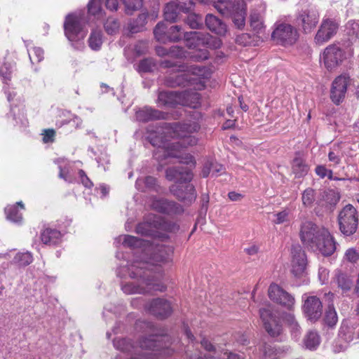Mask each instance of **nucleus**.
I'll return each mask as SVG.
<instances>
[{
    "label": "nucleus",
    "mask_w": 359,
    "mask_h": 359,
    "mask_svg": "<svg viewBox=\"0 0 359 359\" xmlns=\"http://www.w3.org/2000/svg\"><path fill=\"white\" fill-rule=\"evenodd\" d=\"M200 126L196 122L190 123H175L166 132L150 137V142L157 147L154 156L162 161L168 158H178L180 163L194 167L195 161L189 154H181V149L196 145L198 138L193 134L198 132Z\"/></svg>",
    "instance_id": "obj_1"
},
{
    "label": "nucleus",
    "mask_w": 359,
    "mask_h": 359,
    "mask_svg": "<svg viewBox=\"0 0 359 359\" xmlns=\"http://www.w3.org/2000/svg\"><path fill=\"white\" fill-rule=\"evenodd\" d=\"M144 264L135 259L130 265L121 266V271H127L132 279H137L122 283L121 289L124 293L127 294H153L157 291L165 290V285L144 269L142 265Z\"/></svg>",
    "instance_id": "obj_2"
},
{
    "label": "nucleus",
    "mask_w": 359,
    "mask_h": 359,
    "mask_svg": "<svg viewBox=\"0 0 359 359\" xmlns=\"http://www.w3.org/2000/svg\"><path fill=\"white\" fill-rule=\"evenodd\" d=\"M165 177L169 181L175 182L170 190L176 197L187 203L195 201L196 194L194 187L188 183L193 177L189 168L182 166L169 168L165 170Z\"/></svg>",
    "instance_id": "obj_3"
},
{
    "label": "nucleus",
    "mask_w": 359,
    "mask_h": 359,
    "mask_svg": "<svg viewBox=\"0 0 359 359\" xmlns=\"http://www.w3.org/2000/svg\"><path fill=\"white\" fill-rule=\"evenodd\" d=\"M186 46L191 50L187 53L188 56L194 61H203L209 57V53L205 48H196V46L203 45L208 48H219L222 42L221 40L210 36L209 34H204L198 32H190L184 33Z\"/></svg>",
    "instance_id": "obj_4"
},
{
    "label": "nucleus",
    "mask_w": 359,
    "mask_h": 359,
    "mask_svg": "<svg viewBox=\"0 0 359 359\" xmlns=\"http://www.w3.org/2000/svg\"><path fill=\"white\" fill-rule=\"evenodd\" d=\"M179 73L176 75H170L167 77L165 83L170 87L180 86L194 85L198 90L204 87L202 79L209 76L208 69L203 66H190L180 65Z\"/></svg>",
    "instance_id": "obj_5"
},
{
    "label": "nucleus",
    "mask_w": 359,
    "mask_h": 359,
    "mask_svg": "<svg viewBox=\"0 0 359 359\" xmlns=\"http://www.w3.org/2000/svg\"><path fill=\"white\" fill-rule=\"evenodd\" d=\"M149 252H151V256L149 258V262L143 261L142 259H138V261L142 262V263H144V265H142L144 269L148 271L150 274L153 269H150V267L156 266V270L157 271L156 275H151L152 276L156 277L158 280H160L159 278L161 277V271L158 265L161 264L169 262L172 259V256L173 254V248L171 246H165L163 245H155V246L151 245L149 243L147 252L145 254H147Z\"/></svg>",
    "instance_id": "obj_6"
},
{
    "label": "nucleus",
    "mask_w": 359,
    "mask_h": 359,
    "mask_svg": "<svg viewBox=\"0 0 359 359\" xmlns=\"http://www.w3.org/2000/svg\"><path fill=\"white\" fill-rule=\"evenodd\" d=\"M177 229L178 226L176 224H168L160 217L154 215L138 224L136 231L144 236L157 237L160 236V231H172Z\"/></svg>",
    "instance_id": "obj_7"
},
{
    "label": "nucleus",
    "mask_w": 359,
    "mask_h": 359,
    "mask_svg": "<svg viewBox=\"0 0 359 359\" xmlns=\"http://www.w3.org/2000/svg\"><path fill=\"white\" fill-rule=\"evenodd\" d=\"M341 231L346 235L353 234L358 228V218L356 209L351 204L346 205L339 215Z\"/></svg>",
    "instance_id": "obj_8"
},
{
    "label": "nucleus",
    "mask_w": 359,
    "mask_h": 359,
    "mask_svg": "<svg viewBox=\"0 0 359 359\" xmlns=\"http://www.w3.org/2000/svg\"><path fill=\"white\" fill-rule=\"evenodd\" d=\"M319 14L314 8H305L299 11L295 17V23L304 34L311 33L319 22Z\"/></svg>",
    "instance_id": "obj_9"
},
{
    "label": "nucleus",
    "mask_w": 359,
    "mask_h": 359,
    "mask_svg": "<svg viewBox=\"0 0 359 359\" xmlns=\"http://www.w3.org/2000/svg\"><path fill=\"white\" fill-rule=\"evenodd\" d=\"M271 37L274 41L283 46L294 44L299 38L297 29L288 23L281 22L276 24Z\"/></svg>",
    "instance_id": "obj_10"
},
{
    "label": "nucleus",
    "mask_w": 359,
    "mask_h": 359,
    "mask_svg": "<svg viewBox=\"0 0 359 359\" xmlns=\"http://www.w3.org/2000/svg\"><path fill=\"white\" fill-rule=\"evenodd\" d=\"M64 27L66 36L72 41L83 39L86 35L83 29V19L80 15H68Z\"/></svg>",
    "instance_id": "obj_11"
},
{
    "label": "nucleus",
    "mask_w": 359,
    "mask_h": 359,
    "mask_svg": "<svg viewBox=\"0 0 359 359\" xmlns=\"http://www.w3.org/2000/svg\"><path fill=\"white\" fill-rule=\"evenodd\" d=\"M345 59L344 50L337 44H331L326 47L321 55V60L329 71L335 69Z\"/></svg>",
    "instance_id": "obj_12"
},
{
    "label": "nucleus",
    "mask_w": 359,
    "mask_h": 359,
    "mask_svg": "<svg viewBox=\"0 0 359 359\" xmlns=\"http://www.w3.org/2000/svg\"><path fill=\"white\" fill-rule=\"evenodd\" d=\"M259 316L265 330L271 337H276L282 333L283 327L280 319L271 308L260 309Z\"/></svg>",
    "instance_id": "obj_13"
},
{
    "label": "nucleus",
    "mask_w": 359,
    "mask_h": 359,
    "mask_svg": "<svg viewBox=\"0 0 359 359\" xmlns=\"http://www.w3.org/2000/svg\"><path fill=\"white\" fill-rule=\"evenodd\" d=\"M321 230H326V229L318 226L310 221L302 222L299 236L303 244L313 249V244L321 236Z\"/></svg>",
    "instance_id": "obj_14"
},
{
    "label": "nucleus",
    "mask_w": 359,
    "mask_h": 359,
    "mask_svg": "<svg viewBox=\"0 0 359 359\" xmlns=\"http://www.w3.org/2000/svg\"><path fill=\"white\" fill-rule=\"evenodd\" d=\"M302 311L305 316L311 321L318 320L322 316L323 304L316 296H309L304 294L302 296Z\"/></svg>",
    "instance_id": "obj_15"
},
{
    "label": "nucleus",
    "mask_w": 359,
    "mask_h": 359,
    "mask_svg": "<svg viewBox=\"0 0 359 359\" xmlns=\"http://www.w3.org/2000/svg\"><path fill=\"white\" fill-rule=\"evenodd\" d=\"M292 273L296 277L302 276L306 269L307 258L305 252L299 245H292Z\"/></svg>",
    "instance_id": "obj_16"
},
{
    "label": "nucleus",
    "mask_w": 359,
    "mask_h": 359,
    "mask_svg": "<svg viewBox=\"0 0 359 359\" xmlns=\"http://www.w3.org/2000/svg\"><path fill=\"white\" fill-rule=\"evenodd\" d=\"M268 292L269 297L272 301L283 305L290 310L294 305V298L277 284H271L269 286Z\"/></svg>",
    "instance_id": "obj_17"
},
{
    "label": "nucleus",
    "mask_w": 359,
    "mask_h": 359,
    "mask_svg": "<svg viewBox=\"0 0 359 359\" xmlns=\"http://www.w3.org/2000/svg\"><path fill=\"white\" fill-rule=\"evenodd\" d=\"M232 18L234 25L242 29L245 25V17L247 14V4L244 0H233L228 15Z\"/></svg>",
    "instance_id": "obj_18"
},
{
    "label": "nucleus",
    "mask_w": 359,
    "mask_h": 359,
    "mask_svg": "<svg viewBox=\"0 0 359 359\" xmlns=\"http://www.w3.org/2000/svg\"><path fill=\"white\" fill-rule=\"evenodd\" d=\"M349 83L350 77L346 74H341L334 80L330 97L335 104H339L344 100Z\"/></svg>",
    "instance_id": "obj_19"
},
{
    "label": "nucleus",
    "mask_w": 359,
    "mask_h": 359,
    "mask_svg": "<svg viewBox=\"0 0 359 359\" xmlns=\"http://www.w3.org/2000/svg\"><path fill=\"white\" fill-rule=\"evenodd\" d=\"M313 244V249L318 250L324 256H330L336 250V244L333 237L326 230H321V236Z\"/></svg>",
    "instance_id": "obj_20"
},
{
    "label": "nucleus",
    "mask_w": 359,
    "mask_h": 359,
    "mask_svg": "<svg viewBox=\"0 0 359 359\" xmlns=\"http://www.w3.org/2000/svg\"><path fill=\"white\" fill-rule=\"evenodd\" d=\"M338 25L332 20H323L321 25L316 34L315 41L322 44L330 40L336 33Z\"/></svg>",
    "instance_id": "obj_21"
},
{
    "label": "nucleus",
    "mask_w": 359,
    "mask_h": 359,
    "mask_svg": "<svg viewBox=\"0 0 359 359\" xmlns=\"http://www.w3.org/2000/svg\"><path fill=\"white\" fill-rule=\"evenodd\" d=\"M147 308L152 315L160 318H167L172 311L170 303L161 298L153 299Z\"/></svg>",
    "instance_id": "obj_22"
},
{
    "label": "nucleus",
    "mask_w": 359,
    "mask_h": 359,
    "mask_svg": "<svg viewBox=\"0 0 359 359\" xmlns=\"http://www.w3.org/2000/svg\"><path fill=\"white\" fill-rule=\"evenodd\" d=\"M151 207L159 212L165 214H180L183 212V208L180 205L165 198L154 199Z\"/></svg>",
    "instance_id": "obj_23"
},
{
    "label": "nucleus",
    "mask_w": 359,
    "mask_h": 359,
    "mask_svg": "<svg viewBox=\"0 0 359 359\" xmlns=\"http://www.w3.org/2000/svg\"><path fill=\"white\" fill-rule=\"evenodd\" d=\"M102 3H104L106 8L111 11L118 9V0H90L88 4V13L97 18H102Z\"/></svg>",
    "instance_id": "obj_24"
},
{
    "label": "nucleus",
    "mask_w": 359,
    "mask_h": 359,
    "mask_svg": "<svg viewBox=\"0 0 359 359\" xmlns=\"http://www.w3.org/2000/svg\"><path fill=\"white\" fill-rule=\"evenodd\" d=\"M117 242L121 243L124 247L131 248H142L144 254L146 253L149 242L148 241L139 239L130 235L120 236L116 238Z\"/></svg>",
    "instance_id": "obj_25"
},
{
    "label": "nucleus",
    "mask_w": 359,
    "mask_h": 359,
    "mask_svg": "<svg viewBox=\"0 0 359 359\" xmlns=\"http://www.w3.org/2000/svg\"><path fill=\"white\" fill-rule=\"evenodd\" d=\"M181 92L165 91L158 94L157 103L159 106L175 107L180 104Z\"/></svg>",
    "instance_id": "obj_26"
},
{
    "label": "nucleus",
    "mask_w": 359,
    "mask_h": 359,
    "mask_svg": "<svg viewBox=\"0 0 359 359\" xmlns=\"http://www.w3.org/2000/svg\"><path fill=\"white\" fill-rule=\"evenodd\" d=\"M135 116L137 121L147 122L156 119H164L165 114L150 107H144L136 111Z\"/></svg>",
    "instance_id": "obj_27"
},
{
    "label": "nucleus",
    "mask_w": 359,
    "mask_h": 359,
    "mask_svg": "<svg viewBox=\"0 0 359 359\" xmlns=\"http://www.w3.org/2000/svg\"><path fill=\"white\" fill-rule=\"evenodd\" d=\"M205 25L210 31L217 34L224 35L226 32V25L220 19L212 14L206 15Z\"/></svg>",
    "instance_id": "obj_28"
},
{
    "label": "nucleus",
    "mask_w": 359,
    "mask_h": 359,
    "mask_svg": "<svg viewBox=\"0 0 359 359\" xmlns=\"http://www.w3.org/2000/svg\"><path fill=\"white\" fill-rule=\"evenodd\" d=\"M62 238L60 231L55 229L46 228L41 233V240L45 245H57Z\"/></svg>",
    "instance_id": "obj_29"
},
{
    "label": "nucleus",
    "mask_w": 359,
    "mask_h": 359,
    "mask_svg": "<svg viewBox=\"0 0 359 359\" xmlns=\"http://www.w3.org/2000/svg\"><path fill=\"white\" fill-rule=\"evenodd\" d=\"M180 105L196 109L200 105V95L196 91L181 92Z\"/></svg>",
    "instance_id": "obj_30"
},
{
    "label": "nucleus",
    "mask_w": 359,
    "mask_h": 359,
    "mask_svg": "<svg viewBox=\"0 0 359 359\" xmlns=\"http://www.w3.org/2000/svg\"><path fill=\"white\" fill-rule=\"evenodd\" d=\"M250 25L257 34H263L265 31L264 16L257 11H252L250 15Z\"/></svg>",
    "instance_id": "obj_31"
},
{
    "label": "nucleus",
    "mask_w": 359,
    "mask_h": 359,
    "mask_svg": "<svg viewBox=\"0 0 359 359\" xmlns=\"http://www.w3.org/2000/svg\"><path fill=\"white\" fill-rule=\"evenodd\" d=\"M156 53L158 56H170L172 57H187L186 52L179 46H172L169 50L163 46H157L156 48Z\"/></svg>",
    "instance_id": "obj_32"
},
{
    "label": "nucleus",
    "mask_w": 359,
    "mask_h": 359,
    "mask_svg": "<svg viewBox=\"0 0 359 359\" xmlns=\"http://www.w3.org/2000/svg\"><path fill=\"white\" fill-rule=\"evenodd\" d=\"M284 319L290 330L292 337L295 340H298L301 334V328L294 315L292 313L286 314Z\"/></svg>",
    "instance_id": "obj_33"
},
{
    "label": "nucleus",
    "mask_w": 359,
    "mask_h": 359,
    "mask_svg": "<svg viewBox=\"0 0 359 359\" xmlns=\"http://www.w3.org/2000/svg\"><path fill=\"white\" fill-rule=\"evenodd\" d=\"M292 168L296 177H302L304 176L309 170V167L305 163L304 160L299 156L294 158Z\"/></svg>",
    "instance_id": "obj_34"
},
{
    "label": "nucleus",
    "mask_w": 359,
    "mask_h": 359,
    "mask_svg": "<svg viewBox=\"0 0 359 359\" xmlns=\"http://www.w3.org/2000/svg\"><path fill=\"white\" fill-rule=\"evenodd\" d=\"M346 30L349 36V41L352 44H359V22L348 21L346 25Z\"/></svg>",
    "instance_id": "obj_35"
},
{
    "label": "nucleus",
    "mask_w": 359,
    "mask_h": 359,
    "mask_svg": "<svg viewBox=\"0 0 359 359\" xmlns=\"http://www.w3.org/2000/svg\"><path fill=\"white\" fill-rule=\"evenodd\" d=\"M180 11H181L176 2H169L164 8L165 20L171 22H175L177 18Z\"/></svg>",
    "instance_id": "obj_36"
},
{
    "label": "nucleus",
    "mask_w": 359,
    "mask_h": 359,
    "mask_svg": "<svg viewBox=\"0 0 359 359\" xmlns=\"http://www.w3.org/2000/svg\"><path fill=\"white\" fill-rule=\"evenodd\" d=\"M20 205L21 209H24L23 203L20 201L16 205H8L5 208L6 218L14 222H19L22 220V215L18 212V206Z\"/></svg>",
    "instance_id": "obj_37"
},
{
    "label": "nucleus",
    "mask_w": 359,
    "mask_h": 359,
    "mask_svg": "<svg viewBox=\"0 0 359 359\" xmlns=\"http://www.w3.org/2000/svg\"><path fill=\"white\" fill-rule=\"evenodd\" d=\"M320 336L316 332H309L304 339L305 347L309 350H315L320 344Z\"/></svg>",
    "instance_id": "obj_38"
},
{
    "label": "nucleus",
    "mask_w": 359,
    "mask_h": 359,
    "mask_svg": "<svg viewBox=\"0 0 359 359\" xmlns=\"http://www.w3.org/2000/svg\"><path fill=\"white\" fill-rule=\"evenodd\" d=\"M338 287L341 290L343 293H346L351 289L353 286L352 280L346 275L340 273L336 278Z\"/></svg>",
    "instance_id": "obj_39"
},
{
    "label": "nucleus",
    "mask_w": 359,
    "mask_h": 359,
    "mask_svg": "<svg viewBox=\"0 0 359 359\" xmlns=\"http://www.w3.org/2000/svg\"><path fill=\"white\" fill-rule=\"evenodd\" d=\"M156 184V179L151 176L144 178H138L136 181V187L139 190L144 191L145 189L154 188Z\"/></svg>",
    "instance_id": "obj_40"
},
{
    "label": "nucleus",
    "mask_w": 359,
    "mask_h": 359,
    "mask_svg": "<svg viewBox=\"0 0 359 359\" xmlns=\"http://www.w3.org/2000/svg\"><path fill=\"white\" fill-rule=\"evenodd\" d=\"M89 46L94 50H99L102 44V32L100 30H93L88 39Z\"/></svg>",
    "instance_id": "obj_41"
},
{
    "label": "nucleus",
    "mask_w": 359,
    "mask_h": 359,
    "mask_svg": "<svg viewBox=\"0 0 359 359\" xmlns=\"http://www.w3.org/2000/svg\"><path fill=\"white\" fill-rule=\"evenodd\" d=\"M338 321V317L334 307L332 304H330L325 311V322L330 326L332 327L337 324Z\"/></svg>",
    "instance_id": "obj_42"
},
{
    "label": "nucleus",
    "mask_w": 359,
    "mask_h": 359,
    "mask_svg": "<svg viewBox=\"0 0 359 359\" xmlns=\"http://www.w3.org/2000/svg\"><path fill=\"white\" fill-rule=\"evenodd\" d=\"M147 15L146 13L139 15L135 21L130 25V31L133 33H137L142 31L147 22Z\"/></svg>",
    "instance_id": "obj_43"
},
{
    "label": "nucleus",
    "mask_w": 359,
    "mask_h": 359,
    "mask_svg": "<svg viewBox=\"0 0 359 359\" xmlns=\"http://www.w3.org/2000/svg\"><path fill=\"white\" fill-rule=\"evenodd\" d=\"M32 261L33 257L29 252L18 253L13 260L15 264L22 266L29 265Z\"/></svg>",
    "instance_id": "obj_44"
},
{
    "label": "nucleus",
    "mask_w": 359,
    "mask_h": 359,
    "mask_svg": "<svg viewBox=\"0 0 359 359\" xmlns=\"http://www.w3.org/2000/svg\"><path fill=\"white\" fill-rule=\"evenodd\" d=\"M302 200L304 206L312 207L316 201L315 191L311 188L305 189L302 193Z\"/></svg>",
    "instance_id": "obj_45"
},
{
    "label": "nucleus",
    "mask_w": 359,
    "mask_h": 359,
    "mask_svg": "<svg viewBox=\"0 0 359 359\" xmlns=\"http://www.w3.org/2000/svg\"><path fill=\"white\" fill-rule=\"evenodd\" d=\"M166 27L163 22H158L154 30L155 38L160 42L165 43L167 41L166 36L168 32H165Z\"/></svg>",
    "instance_id": "obj_46"
},
{
    "label": "nucleus",
    "mask_w": 359,
    "mask_h": 359,
    "mask_svg": "<svg viewBox=\"0 0 359 359\" xmlns=\"http://www.w3.org/2000/svg\"><path fill=\"white\" fill-rule=\"evenodd\" d=\"M29 59L32 63H38L43 60V50L39 47L28 49Z\"/></svg>",
    "instance_id": "obj_47"
},
{
    "label": "nucleus",
    "mask_w": 359,
    "mask_h": 359,
    "mask_svg": "<svg viewBox=\"0 0 359 359\" xmlns=\"http://www.w3.org/2000/svg\"><path fill=\"white\" fill-rule=\"evenodd\" d=\"M263 351L266 357L269 358H279L285 351V350L267 345L264 346Z\"/></svg>",
    "instance_id": "obj_48"
},
{
    "label": "nucleus",
    "mask_w": 359,
    "mask_h": 359,
    "mask_svg": "<svg viewBox=\"0 0 359 359\" xmlns=\"http://www.w3.org/2000/svg\"><path fill=\"white\" fill-rule=\"evenodd\" d=\"M186 22L191 29H200L203 26L202 17L195 13L189 14Z\"/></svg>",
    "instance_id": "obj_49"
},
{
    "label": "nucleus",
    "mask_w": 359,
    "mask_h": 359,
    "mask_svg": "<svg viewBox=\"0 0 359 359\" xmlns=\"http://www.w3.org/2000/svg\"><path fill=\"white\" fill-rule=\"evenodd\" d=\"M126 8V12L128 14H132L135 11L142 8V0H121Z\"/></svg>",
    "instance_id": "obj_50"
},
{
    "label": "nucleus",
    "mask_w": 359,
    "mask_h": 359,
    "mask_svg": "<svg viewBox=\"0 0 359 359\" xmlns=\"http://www.w3.org/2000/svg\"><path fill=\"white\" fill-rule=\"evenodd\" d=\"M182 28L178 25L172 26L168 31L167 41H177L182 38Z\"/></svg>",
    "instance_id": "obj_51"
},
{
    "label": "nucleus",
    "mask_w": 359,
    "mask_h": 359,
    "mask_svg": "<svg viewBox=\"0 0 359 359\" xmlns=\"http://www.w3.org/2000/svg\"><path fill=\"white\" fill-rule=\"evenodd\" d=\"M323 197L325 203L330 205H336L340 199L339 195L334 190H329L324 192Z\"/></svg>",
    "instance_id": "obj_52"
},
{
    "label": "nucleus",
    "mask_w": 359,
    "mask_h": 359,
    "mask_svg": "<svg viewBox=\"0 0 359 359\" xmlns=\"http://www.w3.org/2000/svg\"><path fill=\"white\" fill-rule=\"evenodd\" d=\"M339 338L345 342H350L353 339V328L348 326H342L339 333Z\"/></svg>",
    "instance_id": "obj_53"
},
{
    "label": "nucleus",
    "mask_w": 359,
    "mask_h": 359,
    "mask_svg": "<svg viewBox=\"0 0 359 359\" xmlns=\"http://www.w3.org/2000/svg\"><path fill=\"white\" fill-rule=\"evenodd\" d=\"M119 26L120 25L117 20L109 18L104 24V29L109 34H113L118 30Z\"/></svg>",
    "instance_id": "obj_54"
},
{
    "label": "nucleus",
    "mask_w": 359,
    "mask_h": 359,
    "mask_svg": "<svg viewBox=\"0 0 359 359\" xmlns=\"http://www.w3.org/2000/svg\"><path fill=\"white\" fill-rule=\"evenodd\" d=\"M13 67L11 64L5 63L0 67V76L2 78L3 82L7 83V81L11 79Z\"/></svg>",
    "instance_id": "obj_55"
},
{
    "label": "nucleus",
    "mask_w": 359,
    "mask_h": 359,
    "mask_svg": "<svg viewBox=\"0 0 359 359\" xmlns=\"http://www.w3.org/2000/svg\"><path fill=\"white\" fill-rule=\"evenodd\" d=\"M155 67L154 60L147 58L141 60L138 65V70L142 72H149L153 70Z\"/></svg>",
    "instance_id": "obj_56"
},
{
    "label": "nucleus",
    "mask_w": 359,
    "mask_h": 359,
    "mask_svg": "<svg viewBox=\"0 0 359 359\" xmlns=\"http://www.w3.org/2000/svg\"><path fill=\"white\" fill-rule=\"evenodd\" d=\"M147 43L145 41H138L134 45V51L137 55H142L147 50Z\"/></svg>",
    "instance_id": "obj_57"
},
{
    "label": "nucleus",
    "mask_w": 359,
    "mask_h": 359,
    "mask_svg": "<svg viewBox=\"0 0 359 359\" xmlns=\"http://www.w3.org/2000/svg\"><path fill=\"white\" fill-rule=\"evenodd\" d=\"M177 4L178 5L180 11L183 12H188L192 6L191 0H177Z\"/></svg>",
    "instance_id": "obj_58"
},
{
    "label": "nucleus",
    "mask_w": 359,
    "mask_h": 359,
    "mask_svg": "<svg viewBox=\"0 0 359 359\" xmlns=\"http://www.w3.org/2000/svg\"><path fill=\"white\" fill-rule=\"evenodd\" d=\"M275 217L274 223L277 224H283L287 221L288 212L286 210L281 211L276 213Z\"/></svg>",
    "instance_id": "obj_59"
},
{
    "label": "nucleus",
    "mask_w": 359,
    "mask_h": 359,
    "mask_svg": "<svg viewBox=\"0 0 359 359\" xmlns=\"http://www.w3.org/2000/svg\"><path fill=\"white\" fill-rule=\"evenodd\" d=\"M345 256L349 262L353 263L355 262L359 258L358 253L353 248L347 250Z\"/></svg>",
    "instance_id": "obj_60"
},
{
    "label": "nucleus",
    "mask_w": 359,
    "mask_h": 359,
    "mask_svg": "<svg viewBox=\"0 0 359 359\" xmlns=\"http://www.w3.org/2000/svg\"><path fill=\"white\" fill-rule=\"evenodd\" d=\"M318 278L322 284H325L329 278V271L324 267H320L318 269Z\"/></svg>",
    "instance_id": "obj_61"
},
{
    "label": "nucleus",
    "mask_w": 359,
    "mask_h": 359,
    "mask_svg": "<svg viewBox=\"0 0 359 359\" xmlns=\"http://www.w3.org/2000/svg\"><path fill=\"white\" fill-rule=\"evenodd\" d=\"M211 170L212 175L217 176L219 174L224 172V168L222 165L217 163V162L211 161Z\"/></svg>",
    "instance_id": "obj_62"
},
{
    "label": "nucleus",
    "mask_w": 359,
    "mask_h": 359,
    "mask_svg": "<svg viewBox=\"0 0 359 359\" xmlns=\"http://www.w3.org/2000/svg\"><path fill=\"white\" fill-rule=\"evenodd\" d=\"M55 131L53 129L45 130L43 137V141L45 143L53 142Z\"/></svg>",
    "instance_id": "obj_63"
},
{
    "label": "nucleus",
    "mask_w": 359,
    "mask_h": 359,
    "mask_svg": "<svg viewBox=\"0 0 359 359\" xmlns=\"http://www.w3.org/2000/svg\"><path fill=\"white\" fill-rule=\"evenodd\" d=\"M79 177H81L82 184L88 188H90L93 186V183L89 178L86 175L85 172L82 170L79 171Z\"/></svg>",
    "instance_id": "obj_64"
}]
</instances>
